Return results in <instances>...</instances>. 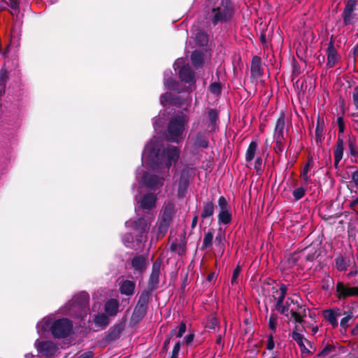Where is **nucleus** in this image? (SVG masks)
Returning a JSON list of instances; mask_svg holds the SVG:
<instances>
[{"instance_id":"f257e3e1","label":"nucleus","mask_w":358,"mask_h":358,"mask_svg":"<svg viewBox=\"0 0 358 358\" xmlns=\"http://www.w3.org/2000/svg\"><path fill=\"white\" fill-rule=\"evenodd\" d=\"M287 287L282 284L280 287V295L277 299L276 310L284 315L289 320H293L295 323L301 324L306 317V306L300 303V299L297 296L289 297L284 303Z\"/></svg>"},{"instance_id":"f03ea898","label":"nucleus","mask_w":358,"mask_h":358,"mask_svg":"<svg viewBox=\"0 0 358 358\" xmlns=\"http://www.w3.org/2000/svg\"><path fill=\"white\" fill-rule=\"evenodd\" d=\"M189 121V115L183 113L171 117L167 126V139L174 143H180L183 138L185 126Z\"/></svg>"},{"instance_id":"7ed1b4c3","label":"nucleus","mask_w":358,"mask_h":358,"mask_svg":"<svg viewBox=\"0 0 358 358\" xmlns=\"http://www.w3.org/2000/svg\"><path fill=\"white\" fill-rule=\"evenodd\" d=\"M89 300L90 296L87 293L79 294L72 301L69 310L75 313L77 317L83 319L88 314Z\"/></svg>"},{"instance_id":"20e7f679","label":"nucleus","mask_w":358,"mask_h":358,"mask_svg":"<svg viewBox=\"0 0 358 358\" xmlns=\"http://www.w3.org/2000/svg\"><path fill=\"white\" fill-rule=\"evenodd\" d=\"M72 329V324L68 319H61L55 321L50 327L52 334L55 338L67 336Z\"/></svg>"},{"instance_id":"39448f33","label":"nucleus","mask_w":358,"mask_h":358,"mask_svg":"<svg viewBox=\"0 0 358 358\" xmlns=\"http://www.w3.org/2000/svg\"><path fill=\"white\" fill-rule=\"evenodd\" d=\"M215 13L213 17V22L216 24L218 22H226L231 19L234 11L233 7L228 0H226L225 3L222 1V5L216 9L213 10Z\"/></svg>"},{"instance_id":"423d86ee","label":"nucleus","mask_w":358,"mask_h":358,"mask_svg":"<svg viewBox=\"0 0 358 358\" xmlns=\"http://www.w3.org/2000/svg\"><path fill=\"white\" fill-rule=\"evenodd\" d=\"M218 220L220 223L229 224L231 222L232 215L231 208L224 196H221L218 199Z\"/></svg>"},{"instance_id":"0eeeda50","label":"nucleus","mask_w":358,"mask_h":358,"mask_svg":"<svg viewBox=\"0 0 358 358\" xmlns=\"http://www.w3.org/2000/svg\"><path fill=\"white\" fill-rule=\"evenodd\" d=\"M180 157V150L176 146H169L163 152L162 158L165 163V167L169 169L173 164H176Z\"/></svg>"},{"instance_id":"6e6552de","label":"nucleus","mask_w":358,"mask_h":358,"mask_svg":"<svg viewBox=\"0 0 358 358\" xmlns=\"http://www.w3.org/2000/svg\"><path fill=\"white\" fill-rule=\"evenodd\" d=\"M338 299H345L350 296H358V286L351 287L348 284L338 282L336 287Z\"/></svg>"},{"instance_id":"1a4fd4ad","label":"nucleus","mask_w":358,"mask_h":358,"mask_svg":"<svg viewBox=\"0 0 358 358\" xmlns=\"http://www.w3.org/2000/svg\"><path fill=\"white\" fill-rule=\"evenodd\" d=\"M356 0H348L343 10V22L345 25L353 24L358 21V17L353 13Z\"/></svg>"},{"instance_id":"9d476101","label":"nucleus","mask_w":358,"mask_h":358,"mask_svg":"<svg viewBox=\"0 0 358 358\" xmlns=\"http://www.w3.org/2000/svg\"><path fill=\"white\" fill-rule=\"evenodd\" d=\"M38 351L45 357H51L57 351V347L52 341H38L36 342Z\"/></svg>"},{"instance_id":"9b49d317","label":"nucleus","mask_w":358,"mask_h":358,"mask_svg":"<svg viewBox=\"0 0 358 358\" xmlns=\"http://www.w3.org/2000/svg\"><path fill=\"white\" fill-rule=\"evenodd\" d=\"M285 115L282 113L276 122L273 139H286L287 134V131H285Z\"/></svg>"},{"instance_id":"f8f14e48","label":"nucleus","mask_w":358,"mask_h":358,"mask_svg":"<svg viewBox=\"0 0 358 358\" xmlns=\"http://www.w3.org/2000/svg\"><path fill=\"white\" fill-rule=\"evenodd\" d=\"M327 66L328 68H332L337 64V62L339 61L341 58L338 52L335 49L332 41H331L329 44L328 48L327 50Z\"/></svg>"},{"instance_id":"ddd939ff","label":"nucleus","mask_w":358,"mask_h":358,"mask_svg":"<svg viewBox=\"0 0 358 358\" xmlns=\"http://www.w3.org/2000/svg\"><path fill=\"white\" fill-rule=\"evenodd\" d=\"M175 215L174 204L170 201L164 203L161 210V220L171 223Z\"/></svg>"},{"instance_id":"4468645a","label":"nucleus","mask_w":358,"mask_h":358,"mask_svg":"<svg viewBox=\"0 0 358 358\" xmlns=\"http://www.w3.org/2000/svg\"><path fill=\"white\" fill-rule=\"evenodd\" d=\"M157 198L156 194L149 193L144 195L141 199L138 201L141 208L145 210H151L155 207Z\"/></svg>"},{"instance_id":"2eb2a0df","label":"nucleus","mask_w":358,"mask_h":358,"mask_svg":"<svg viewBox=\"0 0 358 358\" xmlns=\"http://www.w3.org/2000/svg\"><path fill=\"white\" fill-rule=\"evenodd\" d=\"M341 315L339 308L328 309L323 311V316L333 327H338V322L337 318Z\"/></svg>"},{"instance_id":"dca6fc26","label":"nucleus","mask_w":358,"mask_h":358,"mask_svg":"<svg viewBox=\"0 0 358 358\" xmlns=\"http://www.w3.org/2000/svg\"><path fill=\"white\" fill-rule=\"evenodd\" d=\"M128 227H131L141 234L148 233V224L143 218H138L136 220H129L125 223Z\"/></svg>"},{"instance_id":"f3484780","label":"nucleus","mask_w":358,"mask_h":358,"mask_svg":"<svg viewBox=\"0 0 358 358\" xmlns=\"http://www.w3.org/2000/svg\"><path fill=\"white\" fill-rule=\"evenodd\" d=\"M149 292L147 290H144L141 293L135 308V313H140L144 314L145 313L147 305L149 302Z\"/></svg>"},{"instance_id":"a211bd4d","label":"nucleus","mask_w":358,"mask_h":358,"mask_svg":"<svg viewBox=\"0 0 358 358\" xmlns=\"http://www.w3.org/2000/svg\"><path fill=\"white\" fill-rule=\"evenodd\" d=\"M118 310L119 301L117 299H109L104 304V311L109 317H115L117 314Z\"/></svg>"},{"instance_id":"6ab92c4d","label":"nucleus","mask_w":358,"mask_h":358,"mask_svg":"<svg viewBox=\"0 0 358 358\" xmlns=\"http://www.w3.org/2000/svg\"><path fill=\"white\" fill-rule=\"evenodd\" d=\"M263 73L261 58L258 56H254L251 62V76L252 78H258Z\"/></svg>"},{"instance_id":"aec40b11","label":"nucleus","mask_w":358,"mask_h":358,"mask_svg":"<svg viewBox=\"0 0 358 358\" xmlns=\"http://www.w3.org/2000/svg\"><path fill=\"white\" fill-rule=\"evenodd\" d=\"M179 76L182 81L193 84L195 82L194 73L192 71L189 66H185L179 71Z\"/></svg>"},{"instance_id":"412c9836","label":"nucleus","mask_w":358,"mask_h":358,"mask_svg":"<svg viewBox=\"0 0 358 358\" xmlns=\"http://www.w3.org/2000/svg\"><path fill=\"white\" fill-rule=\"evenodd\" d=\"M147 260L143 256H136L131 260V266L135 272L141 273L146 268Z\"/></svg>"},{"instance_id":"4be33fe9","label":"nucleus","mask_w":358,"mask_h":358,"mask_svg":"<svg viewBox=\"0 0 358 358\" xmlns=\"http://www.w3.org/2000/svg\"><path fill=\"white\" fill-rule=\"evenodd\" d=\"M343 140L338 138L334 149L335 166H336L343 158Z\"/></svg>"},{"instance_id":"5701e85b","label":"nucleus","mask_w":358,"mask_h":358,"mask_svg":"<svg viewBox=\"0 0 358 358\" xmlns=\"http://www.w3.org/2000/svg\"><path fill=\"white\" fill-rule=\"evenodd\" d=\"M325 124L324 120L318 117L315 128V140L317 143H322L324 132Z\"/></svg>"},{"instance_id":"b1692460","label":"nucleus","mask_w":358,"mask_h":358,"mask_svg":"<svg viewBox=\"0 0 358 358\" xmlns=\"http://www.w3.org/2000/svg\"><path fill=\"white\" fill-rule=\"evenodd\" d=\"M135 288V282L131 280H124L120 287L121 294L125 295H132Z\"/></svg>"},{"instance_id":"393cba45","label":"nucleus","mask_w":358,"mask_h":358,"mask_svg":"<svg viewBox=\"0 0 358 358\" xmlns=\"http://www.w3.org/2000/svg\"><path fill=\"white\" fill-rule=\"evenodd\" d=\"M106 313H99L96 315H95L94 318V322L96 327L104 329L106 328L108 324H109V319Z\"/></svg>"},{"instance_id":"a878e982","label":"nucleus","mask_w":358,"mask_h":358,"mask_svg":"<svg viewBox=\"0 0 358 358\" xmlns=\"http://www.w3.org/2000/svg\"><path fill=\"white\" fill-rule=\"evenodd\" d=\"M215 205L213 201H206L203 203L201 217L202 219H206L211 217L214 213Z\"/></svg>"},{"instance_id":"bb28decb","label":"nucleus","mask_w":358,"mask_h":358,"mask_svg":"<svg viewBox=\"0 0 358 358\" xmlns=\"http://www.w3.org/2000/svg\"><path fill=\"white\" fill-rule=\"evenodd\" d=\"M170 250L179 255H182L185 251V243L181 239H176L171 243Z\"/></svg>"},{"instance_id":"cd10ccee","label":"nucleus","mask_w":358,"mask_h":358,"mask_svg":"<svg viewBox=\"0 0 358 358\" xmlns=\"http://www.w3.org/2000/svg\"><path fill=\"white\" fill-rule=\"evenodd\" d=\"M207 114L208 121V129L210 131H214L215 129V124L217 120V113L215 110L210 108L208 110Z\"/></svg>"},{"instance_id":"c85d7f7f","label":"nucleus","mask_w":358,"mask_h":358,"mask_svg":"<svg viewBox=\"0 0 358 358\" xmlns=\"http://www.w3.org/2000/svg\"><path fill=\"white\" fill-rule=\"evenodd\" d=\"M257 147V143L255 141H252L250 143L245 153V160L247 162H250L255 158Z\"/></svg>"},{"instance_id":"c756f323","label":"nucleus","mask_w":358,"mask_h":358,"mask_svg":"<svg viewBox=\"0 0 358 358\" xmlns=\"http://www.w3.org/2000/svg\"><path fill=\"white\" fill-rule=\"evenodd\" d=\"M297 324L298 323H296V325L294 327V329L291 334L292 338L296 343H298L299 341H301V340L303 339L304 336L301 334V332L305 330L304 327H299Z\"/></svg>"},{"instance_id":"7c9ffc66","label":"nucleus","mask_w":358,"mask_h":358,"mask_svg":"<svg viewBox=\"0 0 358 358\" xmlns=\"http://www.w3.org/2000/svg\"><path fill=\"white\" fill-rule=\"evenodd\" d=\"M191 60L195 67L201 66L203 64V55L200 52L195 50L192 53Z\"/></svg>"},{"instance_id":"2f4dec72","label":"nucleus","mask_w":358,"mask_h":358,"mask_svg":"<svg viewBox=\"0 0 358 358\" xmlns=\"http://www.w3.org/2000/svg\"><path fill=\"white\" fill-rule=\"evenodd\" d=\"M145 180L148 187L152 189H155L162 185V179L157 176H152L149 180L145 177Z\"/></svg>"},{"instance_id":"473e14b6","label":"nucleus","mask_w":358,"mask_h":358,"mask_svg":"<svg viewBox=\"0 0 358 358\" xmlns=\"http://www.w3.org/2000/svg\"><path fill=\"white\" fill-rule=\"evenodd\" d=\"M194 144L197 147H201V148H206L208 145V142L206 138L205 137V136L203 135V134L199 132L196 134V138L194 141Z\"/></svg>"},{"instance_id":"72a5a7b5","label":"nucleus","mask_w":358,"mask_h":358,"mask_svg":"<svg viewBox=\"0 0 358 358\" xmlns=\"http://www.w3.org/2000/svg\"><path fill=\"white\" fill-rule=\"evenodd\" d=\"M171 223L160 219L158 226L157 236L162 237L167 232Z\"/></svg>"},{"instance_id":"f704fd0d","label":"nucleus","mask_w":358,"mask_h":358,"mask_svg":"<svg viewBox=\"0 0 358 358\" xmlns=\"http://www.w3.org/2000/svg\"><path fill=\"white\" fill-rule=\"evenodd\" d=\"M188 186V180L187 178L181 177L179 181V187H178V195L180 196H183L187 187Z\"/></svg>"},{"instance_id":"c9c22d12","label":"nucleus","mask_w":358,"mask_h":358,"mask_svg":"<svg viewBox=\"0 0 358 358\" xmlns=\"http://www.w3.org/2000/svg\"><path fill=\"white\" fill-rule=\"evenodd\" d=\"M213 234L211 231L206 233L203 241V247L205 248L210 247L213 243Z\"/></svg>"},{"instance_id":"e433bc0d","label":"nucleus","mask_w":358,"mask_h":358,"mask_svg":"<svg viewBox=\"0 0 358 358\" xmlns=\"http://www.w3.org/2000/svg\"><path fill=\"white\" fill-rule=\"evenodd\" d=\"M286 139H274L275 141V151L278 154H280L283 152L285 148Z\"/></svg>"},{"instance_id":"4c0bfd02","label":"nucleus","mask_w":358,"mask_h":358,"mask_svg":"<svg viewBox=\"0 0 358 358\" xmlns=\"http://www.w3.org/2000/svg\"><path fill=\"white\" fill-rule=\"evenodd\" d=\"M50 327H51L50 322L48 320H43L41 322L37 324V329L38 332L46 331Z\"/></svg>"},{"instance_id":"58836bf2","label":"nucleus","mask_w":358,"mask_h":358,"mask_svg":"<svg viewBox=\"0 0 358 358\" xmlns=\"http://www.w3.org/2000/svg\"><path fill=\"white\" fill-rule=\"evenodd\" d=\"M352 103L356 108L358 110V86L353 88V90L350 93Z\"/></svg>"},{"instance_id":"ea45409f","label":"nucleus","mask_w":358,"mask_h":358,"mask_svg":"<svg viewBox=\"0 0 358 358\" xmlns=\"http://www.w3.org/2000/svg\"><path fill=\"white\" fill-rule=\"evenodd\" d=\"M336 266L339 271H345L347 268V263L343 257L336 259Z\"/></svg>"},{"instance_id":"a19ab883","label":"nucleus","mask_w":358,"mask_h":358,"mask_svg":"<svg viewBox=\"0 0 358 358\" xmlns=\"http://www.w3.org/2000/svg\"><path fill=\"white\" fill-rule=\"evenodd\" d=\"M278 322V318L275 315L272 314L268 320L269 329L274 333L276 331V325Z\"/></svg>"},{"instance_id":"79ce46f5","label":"nucleus","mask_w":358,"mask_h":358,"mask_svg":"<svg viewBox=\"0 0 358 358\" xmlns=\"http://www.w3.org/2000/svg\"><path fill=\"white\" fill-rule=\"evenodd\" d=\"M241 271V267L239 265H237L233 272V275H232V278H231V284H236L238 282V279L239 278Z\"/></svg>"},{"instance_id":"37998d69","label":"nucleus","mask_w":358,"mask_h":358,"mask_svg":"<svg viewBox=\"0 0 358 358\" xmlns=\"http://www.w3.org/2000/svg\"><path fill=\"white\" fill-rule=\"evenodd\" d=\"M305 194V189L303 187H299L293 191V196L296 200L301 199Z\"/></svg>"},{"instance_id":"c03bdc74","label":"nucleus","mask_w":358,"mask_h":358,"mask_svg":"<svg viewBox=\"0 0 358 358\" xmlns=\"http://www.w3.org/2000/svg\"><path fill=\"white\" fill-rule=\"evenodd\" d=\"M210 91L214 94H219L221 92V87L219 83H213L209 87Z\"/></svg>"},{"instance_id":"a18cd8bd","label":"nucleus","mask_w":358,"mask_h":358,"mask_svg":"<svg viewBox=\"0 0 358 358\" xmlns=\"http://www.w3.org/2000/svg\"><path fill=\"white\" fill-rule=\"evenodd\" d=\"M352 318V313H349L345 317H344L341 320V326L344 329H346L349 324H348V322L350 320H351V319Z\"/></svg>"},{"instance_id":"49530a36","label":"nucleus","mask_w":358,"mask_h":358,"mask_svg":"<svg viewBox=\"0 0 358 358\" xmlns=\"http://www.w3.org/2000/svg\"><path fill=\"white\" fill-rule=\"evenodd\" d=\"M263 160L261 157H257L255 162L254 168L256 169L257 172H260L263 169Z\"/></svg>"},{"instance_id":"de8ad7c7","label":"nucleus","mask_w":358,"mask_h":358,"mask_svg":"<svg viewBox=\"0 0 358 358\" xmlns=\"http://www.w3.org/2000/svg\"><path fill=\"white\" fill-rule=\"evenodd\" d=\"M180 350V341H178L172 350L171 355L170 358H178V353Z\"/></svg>"},{"instance_id":"09e8293b","label":"nucleus","mask_w":358,"mask_h":358,"mask_svg":"<svg viewBox=\"0 0 358 358\" xmlns=\"http://www.w3.org/2000/svg\"><path fill=\"white\" fill-rule=\"evenodd\" d=\"M309 171V162L305 165L301 172V176L302 179L307 182L309 180V176H308V172Z\"/></svg>"},{"instance_id":"8fccbe9b","label":"nucleus","mask_w":358,"mask_h":358,"mask_svg":"<svg viewBox=\"0 0 358 358\" xmlns=\"http://www.w3.org/2000/svg\"><path fill=\"white\" fill-rule=\"evenodd\" d=\"M196 39L202 45H204L208 42V36L204 33L198 34L196 36Z\"/></svg>"},{"instance_id":"3c124183","label":"nucleus","mask_w":358,"mask_h":358,"mask_svg":"<svg viewBox=\"0 0 358 358\" xmlns=\"http://www.w3.org/2000/svg\"><path fill=\"white\" fill-rule=\"evenodd\" d=\"M185 331H186V324L184 322H181L179 326L178 332L177 333L176 332L174 335H176V337H178V338H181Z\"/></svg>"},{"instance_id":"603ef678","label":"nucleus","mask_w":358,"mask_h":358,"mask_svg":"<svg viewBox=\"0 0 358 358\" xmlns=\"http://www.w3.org/2000/svg\"><path fill=\"white\" fill-rule=\"evenodd\" d=\"M148 152L149 153L150 156H152V155L155 154V148L153 147L152 143L148 144V145H147V146L145 147V151H144V154H143V157H145V155Z\"/></svg>"},{"instance_id":"864d4df0","label":"nucleus","mask_w":358,"mask_h":358,"mask_svg":"<svg viewBox=\"0 0 358 358\" xmlns=\"http://www.w3.org/2000/svg\"><path fill=\"white\" fill-rule=\"evenodd\" d=\"M176 333V329H173L170 334H169V336L168 338H166V339L164 341V346H163V349L164 350H168V346L170 343V341H171V337L175 334Z\"/></svg>"},{"instance_id":"5fc2aeb1","label":"nucleus","mask_w":358,"mask_h":358,"mask_svg":"<svg viewBox=\"0 0 358 358\" xmlns=\"http://www.w3.org/2000/svg\"><path fill=\"white\" fill-rule=\"evenodd\" d=\"M337 124L338 126L339 133H343L345 130V122L342 117L337 118Z\"/></svg>"},{"instance_id":"6e6d98bb","label":"nucleus","mask_w":358,"mask_h":358,"mask_svg":"<svg viewBox=\"0 0 358 358\" xmlns=\"http://www.w3.org/2000/svg\"><path fill=\"white\" fill-rule=\"evenodd\" d=\"M274 346H275V343H274V341L273 338V336L270 335L268 338L266 348L268 350H271L274 348Z\"/></svg>"},{"instance_id":"4d7b16f0","label":"nucleus","mask_w":358,"mask_h":358,"mask_svg":"<svg viewBox=\"0 0 358 358\" xmlns=\"http://www.w3.org/2000/svg\"><path fill=\"white\" fill-rule=\"evenodd\" d=\"M217 324V322L215 317H211L207 324V327L210 329H215Z\"/></svg>"},{"instance_id":"13d9d810","label":"nucleus","mask_w":358,"mask_h":358,"mask_svg":"<svg viewBox=\"0 0 358 358\" xmlns=\"http://www.w3.org/2000/svg\"><path fill=\"white\" fill-rule=\"evenodd\" d=\"M352 180L357 187H358V170L355 171L352 174Z\"/></svg>"},{"instance_id":"bf43d9fd","label":"nucleus","mask_w":358,"mask_h":358,"mask_svg":"<svg viewBox=\"0 0 358 358\" xmlns=\"http://www.w3.org/2000/svg\"><path fill=\"white\" fill-rule=\"evenodd\" d=\"M194 338V335L193 334H189L187 335L185 337V341L186 344L187 345L190 344L193 341Z\"/></svg>"},{"instance_id":"052dcab7","label":"nucleus","mask_w":358,"mask_h":358,"mask_svg":"<svg viewBox=\"0 0 358 358\" xmlns=\"http://www.w3.org/2000/svg\"><path fill=\"white\" fill-rule=\"evenodd\" d=\"M300 350L303 355H306L310 353V350L306 348L305 344L300 347Z\"/></svg>"},{"instance_id":"680f3d73","label":"nucleus","mask_w":358,"mask_h":358,"mask_svg":"<svg viewBox=\"0 0 358 358\" xmlns=\"http://www.w3.org/2000/svg\"><path fill=\"white\" fill-rule=\"evenodd\" d=\"M155 158H156V161H155V159H152V162H155V163L158 166H161L162 164V162H163V160H162V156L159 157V154H157L156 156H155Z\"/></svg>"},{"instance_id":"e2e57ef3","label":"nucleus","mask_w":358,"mask_h":358,"mask_svg":"<svg viewBox=\"0 0 358 358\" xmlns=\"http://www.w3.org/2000/svg\"><path fill=\"white\" fill-rule=\"evenodd\" d=\"M169 96H170V94H168V93H166V94H164L162 95V96H161V103H162L163 105H164V104H165V103H164V100H166V99H167L168 97H169Z\"/></svg>"},{"instance_id":"0e129e2a","label":"nucleus","mask_w":358,"mask_h":358,"mask_svg":"<svg viewBox=\"0 0 358 358\" xmlns=\"http://www.w3.org/2000/svg\"><path fill=\"white\" fill-rule=\"evenodd\" d=\"M7 78L6 73L3 70L1 71V81H6Z\"/></svg>"},{"instance_id":"69168bd1","label":"nucleus","mask_w":358,"mask_h":358,"mask_svg":"<svg viewBox=\"0 0 358 358\" xmlns=\"http://www.w3.org/2000/svg\"><path fill=\"white\" fill-rule=\"evenodd\" d=\"M305 343L309 344L310 342L305 338H303V339L301 340V341H299L298 343H296L298 344V345L299 347H301V345H304Z\"/></svg>"},{"instance_id":"338daca9","label":"nucleus","mask_w":358,"mask_h":358,"mask_svg":"<svg viewBox=\"0 0 358 358\" xmlns=\"http://www.w3.org/2000/svg\"><path fill=\"white\" fill-rule=\"evenodd\" d=\"M197 220H198V216L197 215H195L193 219H192V228H194L197 224Z\"/></svg>"},{"instance_id":"774afa93","label":"nucleus","mask_w":358,"mask_h":358,"mask_svg":"<svg viewBox=\"0 0 358 358\" xmlns=\"http://www.w3.org/2000/svg\"><path fill=\"white\" fill-rule=\"evenodd\" d=\"M215 279V275L214 273H211L208 275L207 280L210 282Z\"/></svg>"}]
</instances>
